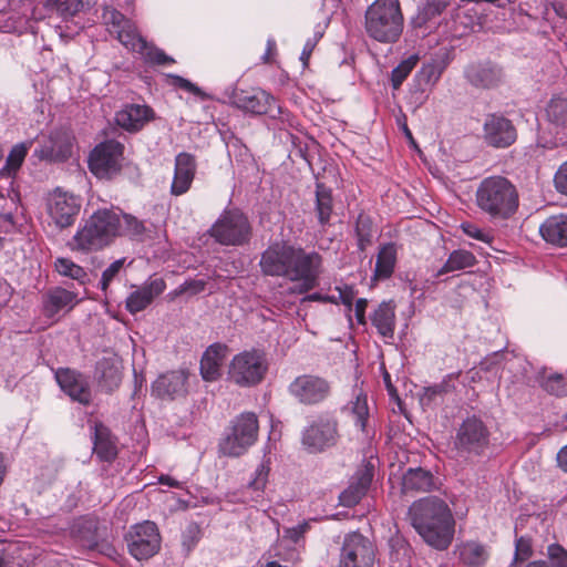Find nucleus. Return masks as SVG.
<instances>
[{"instance_id":"obj_1","label":"nucleus","mask_w":567,"mask_h":567,"mask_svg":"<svg viewBox=\"0 0 567 567\" xmlns=\"http://www.w3.org/2000/svg\"><path fill=\"white\" fill-rule=\"evenodd\" d=\"M259 267L265 276L284 277L297 284L295 291L306 293L319 285L322 257L317 251L276 243L261 254Z\"/></svg>"},{"instance_id":"obj_2","label":"nucleus","mask_w":567,"mask_h":567,"mask_svg":"<svg viewBox=\"0 0 567 567\" xmlns=\"http://www.w3.org/2000/svg\"><path fill=\"white\" fill-rule=\"evenodd\" d=\"M144 231V224L134 216L117 208H102L84 220L69 243V247L73 251H97L118 236L140 238Z\"/></svg>"},{"instance_id":"obj_3","label":"nucleus","mask_w":567,"mask_h":567,"mask_svg":"<svg viewBox=\"0 0 567 567\" xmlns=\"http://www.w3.org/2000/svg\"><path fill=\"white\" fill-rule=\"evenodd\" d=\"M408 518L431 547L445 550L453 542L455 519L447 503L437 496H426L413 502Z\"/></svg>"},{"instance_id":"obj_4","label":"nucleus","mask_w":567,"mask_h":567,"mask_svg":"<svg viewBox=\"0 0 567 567\" xmlns=\"http://www.w3.org/2000/svg\"><path fill=\"white\" fill-rule=\"evenodd\" d=\"M367 34L385 44L399 41L404 29V17L399 0H374L364 14Z\"/></svg>"},{"instance_id":"obj_5","label":"nucleus","mask_w":567,"mask_h":567,"mask_svg":"<svg viewBox=\"0 0 567 567\" xmlns=\"http://www.w3.org/2000/svg\"><path fill=\"white\" fill-rule=\"evenodd\" d=\"M477 206L493 218L507 219L518 208L516 187L503 176L484 178L476 190Z\"/></svg>"},{"instance_id":"obj_6","label":"nucleus","mask_w":567,"mask_h":567,"mask_svg":"<svg viewBox=\"0 0 567 567\" xmlns=\"http://www.w3.org/2000/svg\"><path fill=\"white\" fill-rule=\"evenodd\" d=\"M268 371V361L262 350H245L231 359L228 367V379L241 388L259 384Z\"/></svg>"},{"instance_id":"obj_7","label":"nucleus","mask_w":567,"mask_h":567,"mask_svg":"<svg viewBox=\"0 0 567 567\" xmlns=\"http://www.w3.org/2000/svg\"><path fill=\"white\" fill-rule=\"evenodd\" d=\"M258 429V419L255 413H241L231 422L229 432L220 441V453L226 456L243 455L256 442Z\"/></svg>"},{"instance_id":"obj_8","label":"nucleus","mask_w":567,"mask_h":567,"mask_svg":"<svg viewBox=\"0 0 567 567\" xmlns=\"http://www.w3.org/2000/svg\"><path fill=\"white\" fill-rule=\"evenodd\" d=\"M209 235L220 245L240 246L249 241L251 226L239 209H229L214 223Z\"/></svg>"},{"instance_id":"obj_9","label":"nucleus","mask_w":567,"mask_h":567,"mask_svg":"<svg viewBox=\"0 0 567 567\" xmlns=\"http://www.w3.org/2000/svg\"><path fill=\"white\" fill-rule=\"evenodd\" d=\"M489 443V430L476 416H468L460 424L454 439V447L462 457L481 455Z\"/></svg>"},{"instance_id":"obj_10","label":"nucleus","mask_w":567,"mask_h":567,"mask_svg":"<svg viewBox=\"0 0 567 567\" xmlns=\"http://www.w3.org/2000/svg\"><path fill=\"white\" fill-rule=\"evenodd\" d=\"M229 100L234 106L247 113L269 114L274 118L281 114V107L276 104L275 97L261 89H234Z\"/></svg>"},{"instance_id":"obj_11","label":"nucleus","mask_w":567,"mask_h":567,"mask_svg":"<svg viewBox=\"0 0 567 567\" xmlns=\"http://www.w3.org/2000/svg\"><path fill=\"white\" fill-rule=\"evenodd\" d=\"M125 539L130 554L137 560L151 558L161 547L158 528L150 520L134 525Z\"/></svg>"},{"instance_id":"obj_12","label":"nucleus","mask_w":567,"mask_h":567,"mask_svg":"<svg viewBox=\"0 0 567 567\" xmlns=\"http://www.w3.org/2000/svg\"><path fill=\"white\" fill-rule=\"evenodd\" d=\"M124 146L114 140L97 145L89 158L90 171L99 178H111L121 169Z\"/></svg>"},{"instance_id":"obj_13","label":"nucleus","mask_w":567,"mask_h":567,"mask_svg":"<svg viewBox=\"0 0 567 567\" xmlns=\"http://www.w3.org/2000/svg\"><path fill=\"white\" fill-rule=\"evenodd\" d=\"M80 209L81 198L61 188H55L48 197L49 217L59 229L72 226Z\"/></svg>"},{"instance_id":"obj_14","label":"nucleus","mask_w":567,"mask_h":567,"mask_svg":"<svg viewBox=\"0 0 567 567\" xmlns=\"http://www.w3.org/2000/svg\"><path fill=\"white\" fill-rule=\"evenodd\" d=\"M331 391L330 383L318 375L303 374L289 385L290 394L301 404L313 405L324 401Z\"/></svg>"},{"instance_id":"obj_15","label":"nucleus","mask_w":567,"mask_h":567,"mask_svg":"<svg viewBox=\"0 0 567 567\" xmlns=\"http://www.w3.org/2000/svg\"><path fill=\"white\" fill-rule=\"evenodd\" d=\"M374 548L371 542L359 533H352L344 539L339 567H372Z\"/></svg>"},{"instance_id":"obj_16","label":"nucleus","mask_w":567,"mask_h":567,"mask_svg":"<svg viewBox=\"0 0 567 567\" xmlns=\"http://www.w3.org/2000/svg\"><path fill=\"white\" fill-rule=\"evenodd\" d=\"M483 140L494 148H507L517 140L513 122L502 114H487L483 124Z\"/></svg>"},{"instance_id":"obj_17","label":"nucleus","mask_w":567,"mask_h":567,"mask_svg":"<svg viewBox=\"0 0 567 567\" xmlns=\"http://www.w3.org/2000/svg\"><path fill=\"white\" fill-rule=\"evenodd\" d=\"M338 423L332 417H319L302 434V444L312 453L333 446L338 440Z\"/></svg>"},{"instance_id":"obj_18","label":"nucleus","mask_w":567,"mask_h":567,"mask_svg":"<svg viewBox=\"0 0 567 567\" xmlns=\"http://www.w3.org/2000/svg\"><path fill=\"white\" fill-rule=\"evenodd\" d=\"M104 19L110 33L115 34L123 45L131 50L146 49V42L138 34L136 27L123 13L117 10H109L104 13Z\"/></svg>"},{"instance_id":"obj_19","label":"nucleus","mask_w":567,"mask_h":567,"mask_svg":"<svg viewBox=\"0 0 567 567\" xmlns=\"http://www.w3.org/2000/svg\"><path fill=\"white\" fill-rule=\"evenodd\" d=\"M464 76L472 86L481 90L496 89L505 80L503 68L491 61L468 64Z\"/></svg>"},{"instance_id":"obj_20","label":"nucleus","mask_w":567,"mask_h":567,"mask_svg":"<svg viewBox=\"0 0 567 567\" xmlns=\"http://www.w3.org/2000/svg\"><path fill=\"white\" fill-rule=\"evenodd\" d=\"M55 379L62 391L73 401L87 405L92 401V393L87 380L75 370L61 368L55 372Z\"/></svg>"},{"instance_id":"obj_21","label":"nucleus","mask_w":567,"mask_h":567,"mask_svg":"<svg viewBox=\"0 0 567 567\" xmlns=\"http://www.w3.org/2000/svg\"><path fill=\"white\" fill-rule=\"evenodd\" d=\"M188 374L184 370L161 374L152 384V393L163 400H174L187 393Z\"/></svg>"},{"instance_id":"obj_22","label":"nucleus","mask_w":567,"mask_h":567,"mask_svg":"<svg viewBox=\"0 0 567 567\" xmlns=\"http://www.w3.org/2000/svg\"><path fill=\"white\" fill-rule=\"evenodd\" d=\"M72 137L66 131L51 133L49 141L34 151V154L49 162H63L71 156Z\"/></svg>"},{"instance_id":"obj_23","label":"nucleus","mask_w":567,"mask_h":567,"mask_svg":"<svg viewBox=\"0 0 567 567\" xmlns=\"http://www.w3.org/2000/svg\"><path fill=\"white\" fill-rule=\"evenodd\" d=\"M166 284L162 278L147 280L140 288L128 295L125 301L126 310L135 315L146 309L153 300L164 292Z\"/></svg>"},{"instance_id":"obj_24","label":"nucleus","mask_w":567,"mask_h":567,"mask_svg":"<svg viewBox=\"0 0 567 567\" xmlns=\"http://www.w3.org/2000/svg\"><path fill=\"white\" fill-rule=\"evenodd\" d=\"M154 117L153 110L145 104H126L115 114L116 124L127 132H138Z\"/></svg>"},{"instance_id":"obj_25","label":"nucleus","mask_w":567,"mask_h":567,"mask_svg":"<svg viewBox=\"0 0 567 567\" xmlns=\"http://www.w3.org/2000/svg\"><path fill=\"white\" fill-rule=\"evenodd\" d=\"M195 172L196 163L194 156L188 153H179L175 158V172L171 185V194L174 196L185 194L193 183Z\"/></svg>"},{"instance_id":"obj_26","label":"nucleus","mask_w":567,"mask_h":567,"mask_svg":"<svg viewBox=\"0 0 567 567\" xmlns=\"http://www.w3.org/2000/svg\"><path fill=\"white\" fill-rule=\"evenodd\" d=\"M95 380L101 390L107 393L117 389L122 381L118 361L112 358L101 359L96 363Z\"/></svg>"},{"instance_id":"obj_27","label":"nucleus","mask_w":567,"mask_h":567,"mask_svg":"<svg viewBox=\"0 0 567 567\" xmlns=\"http://www.w3.org/2000/svg\"><path fill=\"white\" fill-rule=\"evenodd\" d=\"M372 482V473L370 470L364 468L355 473L349 486L340 494V504L346 507L357 505L365 495Z\"/></svg>"},{"instance_id":"obj_28","label":"nucleus","mask_w":567,"mask_h":567,"mask_svg":"<svg viewBox=\"0 0 567 567\" xmlns=\"http://www.w3.org/2000/svg\"><path fill=\"white\" fill-rule=\"evenodd\" d=\"M543 239L557 247H567V215H553L539 226Z\"/></svg>"},{"instance_id":"obj_29","label":"nucleus","mask_w":567,"mask_h":567,"mask_svg":"<svg viewBox=\"0 0 567 567\" xmlns=\"http://www.w3.org/2000/svg\"><path fill=\"white\" fill-rule=\"evenodd\" d=\"M225 351L226 346L220 343H214L206 349L200 360V374L205 381L213 382L219 379Z\"/></svg>"},{"instance_id":"obj_30","label":"nucleus","mask_w":567,"mask_h":567,"mask_svg":"<svg viewBox=\"0 0 567 567\" xmlns=\"http://www.w3.org/2000/svg\"><path fill=\"white\" fill-rule=\"evenodd\" d=\"M76 303V295L64 288L56 287L45 293L43 302L44 315L53 318L64 308L72 309Z\"/></svg>"},{"instance_id":"obj_31","label":"nucleus","mask_w":567,"mask_h":567,"mask_svg":"<svg viewBox=\"0 0 567 567\" xmlns=\"http://www.w3.org/2000/svg\"><path fill=\"white\" fill-rule=\"evenodd\" d=\"M371 322L383 338L392 339L395 329V305L393 301L381 302L374 310Z\"/></svg>"},{"instance_id":"obj_32","label":"nucleus","mask_w":567,"mask_h":567,"mask_svg":"<svg viewBox=\"0 0 567 567\" xmlns=\"http://www.w3.org/2000/svg\"><path fill=\"white\" fill-rule=\"evenodd\" d=\"M456 378V374L451 373L444 377L440 383L424 388L423 392L420 394L421 405L423 408H431L442 402L445 395L455 390L454 381Z\"/></svg>"},{"instance_id":"obj_33","label":"nucleus","mask_w":567,"mask_h":567,"mask_svg":"<svg viewBox=\"0 0 567 567\" xmlns=\"http://www.w3.org/2000/svg\"><path fill=\"white\" fill-rule=\"evenodd\" d=\"M433 486V475L421 467L409 468L402 477L403 493L429 492Z\"/></svg>"},{"instance_id":"obj_34","label":"nucleus","mask_w":567,"mask_h":567,"mask_svg":"<svg viewBox=\"0 0 567 567\" xmlns=\"http://www.w3.org/2000/svg\"><path fill=\"white\" fill-rule=\"evenodd\" d=\"M93 450L100 460L106 462L114 460L117 453L110 430L101 423L94 425Z\"/></svg>"},{"instance_id":"obj_35","label":"nucleus","mask_w":567,"mask_h":567,"mask_svg":"<svg viewBox=\"0 0 567 567\" xmlns=\"http://www.w3.org/2000/svg\"><path fill=\"white\" fill-rule=\"evenodd\" d=\"M96 0H45V7L63 19H70L80 12L90 10Z\"/></svg>"},{"instance_id":"obj_36","label":"nucleus","mask_w":567,"mask_h":567,"mask_svg":"<svg viewBox=\"0 0 567 567\" xmlns=\"http://www.w3.org/2000/svg\"><path fill=\"white\" fill-rule=\"evenodd\" d=\"M333 209L332 192L324 184L316 186V214L320 226L326 227L330 223Z\"/></svg>"},{"instance_id":"obj_37","label":"nucleus","mask_w":567,"mask_h":567,"mask_svg":"<svg viewBox=\"0 0 567 567\" xmlns=\"http://www.w3.org/2000/svg\"><path fill=\"white\" fill-rule=\"evenodd\" d=\"M546 120L557 128L567 126V95L556 94L545 107Z\"/></svg>"},{"instance_id":"obj_38","label":"nucleus","mask_w":567,"mask_h":567,"mask_svg":"<svg viewBox=\"0 0 567 567\" xmlns=\"http://www.w3.org/2000/svg\"><path fill=\"white\" fill-rule=\"evenodd\" d=\"M396 261V249L393 244L382 246L378 252L374 278L388 279L394 271Z\"/></svg>"},{"instance_id":"obj_39","label":"nucleus","mask_w":567,"mask_h":567,"mask_svg":"<svg viewBox=\"0 0 567 567\" xmlns=\"http://www.w3.org/2000/svg\"><path fill=\"white\" fill-rule=\"evenodd\" d=\"M487 558V548L477 542H466L460 546V559L466 566L480 567Z\"/></svg>"},{"instance_id":"obj_40","label":"nucleus","mask_w":567,"mask_h":567,"mask_svg":"<svg viewBox=\"0 0 567 567\" xmlns=\"http://www.w3.org/2000/svg\"><path fill=\"white\" fill-rule=\"evenodd\" d=\"M346 410L349 412L354 425L359 427L362 433H367V424L370 415L367 395L363 393L357 394L355 399L348 404Z\"/></svg>"},{"instance_id":"obj_41","label":"nucleus","mask_w":567,"mask_h":567,"mask_svg":"<svg viewBox=\"0 0 567 567\" xmlns=\"http://www.w3.org/2000/svg\"><path fill=\"white\" fill-rule=\"evenodd\" d=\"M475 261V256L471 251L464 249L454 250L450 254L446 262L439 270L437 275H443L472 267L474 266Z\"/></svg>"},{"instance_id":"obj_42","label":"nucleus","mask_w":567,"mask_h":567,"mask_svg":"<svg viewBox=\"0 0 567 567\" xmlns=\"http://www.w3.org/2000/svg\"><path fill=\"white\" fill-rule=\"evenodd\" d=\"M54 268L59 275L76 280L81 285H84L87 278V274L84 268L75 264L70 258H56L54 261Z\"/></svg>"},{"instance_id":"obj_43","label":"nucleus","mask_w":567,"mask_h":567,"mask_svg":"<svg viewBox=\"0 0 567 567\" xmlns=\"http://www.w3.org/2000/svg\"><path fill=\"white\" fill-rule=\"evenodd\" d=\"M449 6L447 0H427L422 8L419 9L414 19L415 27H422L433 18L440 16Z\"/></svg>"},{"instance_id":"obj_44","label":"nucleus","mask_w":567,"mask_h":567,"mask_svg":"<svg viewBox=\"0 0 567 567\" xmlns=\"http://www.w3.org/2000/svg\"><path fill=\"white\" fill-rule=\"evenodd\" d=\"M420 61L419 54H411L405 60L401 61L391 72V84L394 90H398L404 80L409 76L412 70Z\"/></svg>"},{"instance_id":"obj_45","label":"nucleus","mask_w":567,"mask_h":567,"mask_svg":"<svg viewBox=\"0 0 567 567\" xmlns=\"http://www.w3.org/2000/svg\"><path fill=\"white\" fill-rule=\"evenodd\" d=\"M357 245L360 251L372 243V220L369 216L360 214L355 223Z\"/></svg>"},{"instance_id":"obj_46","label":"nucleus","mask_w":567,"mask_h":567,"mask_svg":"<svg viewBox=\"0 0 567 567\" xmlns=\"http://www.w3.org/2000/svg\"><path fill=\"white\" fill-rule=\"evenodd\" d=\"M270 472L269 461H262L255 470L252 478L248 482L247 488L252 489L257 493V496L254 499H257L261 496Z\"/></svg>"},{"instance_id":"obj_47","label":"nucleus","mask_w":567,"mask_h":567,"mask_svg":"<svg viewBox=\"0 0 567 567\" xmlns=\"http://www.w3.org/2000/svg\"><path fill=\"white\" fill-rule=\"evenodd\" d=\"M442 66L436 61L424 63L416 73V79L420 84L434 85L442 74Z\"/></svg>"},{"instance_id":"obj_48","label":"nucleus","mask_w":567,"mask_h":567,"mask_svg":"<svg viewBox=\"0 0 567 567\" xmlns=\"http://www.w3.org/2000/svg\"><path fill=\"white\" fill-rule=\"evenodd\" d=\"M126 259L120 258L113 261L103 272L100 281V288L103 292L107 291L111 282L120 275V272L124 269Z\"/></svg>"},{"instance_id":"obj_49","label":"nucleus","mask_w":567,"mask_h":567,"mask_svg":"<svg viewBox=\"0 0 567 567\" xmlns=\"http://www.w3.org/2000/svg\"><path fill=\"white\" fill-rule=\"evenodd\" d=\"M83 528L85 529V533H82L80 529L78 530V537L82 545L89 549H99L96 524L93 520H84Z\"/></svg>"},{"instance_id":"obj_50","label":"nucleus","mask_w":567,"mask_h":567,"mask_svg":"<svg viewBox=\"0 0 567 567\" xmlns=\"http://www.w3.org/2000/svg\"><path fill=\"white\" fill-rule=\"evenodd\" d=\"M544 389L555 395L567 394V379L561 374H551L544 381Z\"/></svg>"},{"instance_id":"obj_51","label":"nucleus","mask_w":567,"mask_h":567,"mask_svg":"<svg viewBox=\"0 0 567 567\" xmlns=\"http://www.w3.org/2000/svg\"><path fill=\"white\" fill-rule=\"evenodd\" d=\"M27 155V148L24 145H16L11 152L9 153L6 162L4 169L8 171V174L17 172V169L21 166L24 157Z\"/></svg>"},{"instance_id":"obj_52","label":"nucleus","mask_w":567,"mask_h":567,"mask_svg":"<svg viewBox=\"0 0 567 567\" xmlns=\"http://www.w3.org/2000/svg\"><path fill=\"white\" fill-rule=\"evenodd\" d=\"M547 557L553 567H567V549L555 543L547 546Z\"/></svg>"},{"instance_id":"obj_53","label":"nucleus","mask_w":567,"mask_h":567,"mask_svg":"<svg viewBox=\"0 0 567 567\" xmlns=\"http://www.w3.org/2000/svg\"><path fill=\"white\" fill-rule=\"evenodd\" d=\"M206 287V281L203 279H190L182 284L175 291V296L183 293L197 295L202 292Z\"/></svg>"},{"instance_id":"obj_54","label":"nucleus","mask_w":567,"mask_h":567,"mask_svg":"<svg viewBox=\"0 0 567 567\" xmlns=\"http://www.w3.org/2000/svg\"><path fill=\"white\" fill-rule=\"evenodd\" d=\"M533 554L532 540L527 537H519L515 543V560L524 561Z\"/></svg>"},{"instance_id":"obj_55","label":"nucleus","mask_w":567,"mask_h":567,"mask_svg":"<svg viewBox=\"0 0 567 567\" xmlns=\"http://www.w3.org/2000/svg\"><path fill=\"white\" fill-rule=\"evenodd\" d=\"M146 59L147 61L158 65L171 64L174 62L173 58L166 55L164 51L156 48L150 49L146 52Z\"/></svg>"},{"instance_id":"obj_56","label":"nucleus","mask_w":567,"mask_h":567,"mask_svg":"<svg viewBox=\"0 0 567 567\" xmlns=\"http://www.w3.org/2000/svg\"><path fill=\"white\" fill-rule=\"evenodd\" d=\"M554 182L556 189L567 195V161L558 168Z\"/></svg>"},{"instance_id":"obj_57","label":"nucleus","mask_w":567,"mask_h":567,"mask_svg":"<svg viewBox=\"0 0 567 567\" xmlns=\"http://www.w3.org/2000/svg\"><path fill=\"white\" fill-rule=\"evenodd\" d=\"M462 229L464 230V233L472 237V238H475L477 240H481V241H488L489 240V236L487 234H485L482 229H480L477 226L473 225V224H470V223H465L462 225Z\"/></svg>"},{"instance_id":"obj_58","label":"nucleus","mask_w":567,"mask_h":567,"mask_svg":"<svg viewBox=\"0 0 567 567\" xmlns=\"http://www.w3.org/2000/svg\"><path fill=\"white\" fill-rule=\"evenodd\" d=\"M368 307V300L364 298H360L355 301V318L358 323L365 324V309Z\"/></svg>"},{"instance_id":"obj_59","label":"nucleus","mask_w":567,"mask_h":567,"mask_svg":"<svg viewBox=\"0 0 567 567\" xmlns=\"http://www.w3.org/2000/svg\"><path fill=\"white\" fill-rule=\"evenodd\" d=\"M175 83L181 87V89H184L195 95H202V91L198 86H196L194 83H192L190 81L182 78V76H175Z\"/></svg>"},{"instance_id":"obj_60","label":"nucleus","mask_w":567,"mask_h":567,"mask_svg":"<svg viewBox=\"0 0 567 567\" xmlns=\"http://www.w3.org/2000/svg\"><path fill=\"white\" fill-rule=\"evenodd\" d=\"M338 290L342 303L351 308L354 299L353 289L349 286H344L343 288H338Z\"/></svg>"},{"instance_id":"obj_61","label":"nucleus","mask_w":567,"mask_h":567,"mask_svg":"<svg viewBox=\"0 0 567 567\" xmlns=\"http://www.w3.org/2000/svg\"><path fill=\"white\" fill-rule=\"evenodd\" d=\"M317 40H308L303 47V50L300 55V60L302 61L303 65L308 64L309 58L316 47Z\"/></svg>"},{"instance_id":"obj_62","label":"nucleus","mask_w":567,"mask_h":567,"mask_svg":"<svg viewBox=\"0 0 567 567\" xmlns=\"http://www.w3.org/2000/svg\"><path fill=\"white\" fill-rule=\"evenodd\" d=\"M557 463L558 466L567 473V445L561 447L557 453Z\"/></svg>"},{"instance_id":"obj_63","label":"nucleus","mask_w":567,"mask_h":567,"mask_svg":"<svg viewBox=\"0 0 567 567\" xmlns=\"http://www.w3.org/2000/svg\"><path fill=\"white\" fill-rule=\"evenodd\" d=\"M158 482L163 485H168L171 487H179L181 483L176 481L175 478L168 476V475H162L158 477Z\"/></svg>"},{"instance_id":"obj_64","label":"nucleus","mask_w":567,"mask_h":567,"mask_svg":"<svg viewBox=\"0 0 567 567\" xmlns=\"http://www.w3.org/2000/svg\"><path fill=\"white\" fill-rule=\"evenodd\" d=\"M525 567H551V566L545 560H534V561L528 563Z\"/></svg>"}]
</instances>
